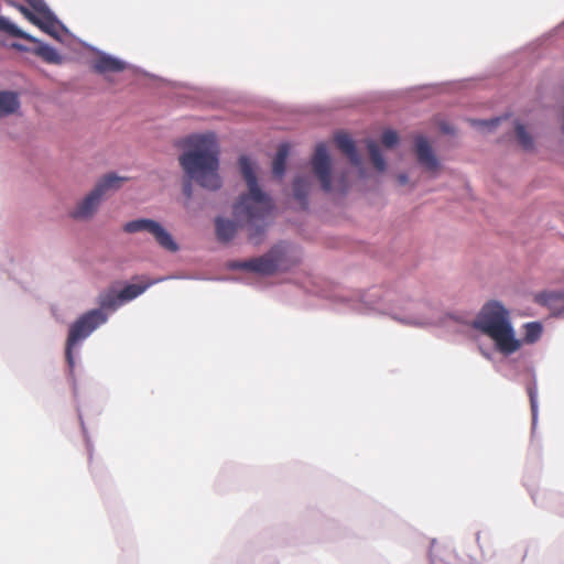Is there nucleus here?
Returning a JSON list of instances; mask_svg holds the SVG:
<instances>
[{"mask_svg": "<svg viewBox=\"0 0 564 564\" xmlns=\"http://www.w3.org/2000/svg\"><path fill=\"white\" fill-rule=\"evenodd\" d=\"M239 164L248 185V193L241 195L234 205L235 220L216 218V236L219 241L229 242L241 228L247 231L250 242L259 245L270 224L273 204L271 198L259 187L251 161L242 155L239 159Z\"/></svg>", "mask_w": 564, "mask_h": 564, "instance_id": "1", "label": "nucleus"}, {"mask_svg": "<svg viewBox=\"0 0 564 564\" xmlns=\"http://www.w3.org/2000/svg\"><path fill=\"white\" fill-rule=\"evenodd\" d=\"M188 148L178 159L188 181L183 185V193L187 198L192 196V181L202 187L218 189L221 185L218 175L219 160L218 145L213 133L189 135L184 141Z\"/></svg>", "mask_w": 564, "mask_h": 564, "instance_id": "2", "label": "nucleus"}, {"mask_svg": "<svg viewBox=\"0 0 564 564\" xmlns=\"http://www.w3.org/2000/svg\"><path fill=\"white\" fill-rule=\"evenodd\" d=\"M473 327L487 335L495 343L496 349L509 356L521 347V340L514 336L509 312L497 302L486 303L473 322Z\"/></svg>", "mask_w": 564, "mask_h": 564, "instance_id": "3", "label": "nucleus"}, {"mask_svg": "<svg viewBox=\"0 0 564 564\" xmlns=\"http://www.w3.org/2000/svg\"><path fill=\"white\" fill-rule=\"evenodd\" d=\"M124 177H120L113 173L102 176L95 187L77 204L70 216L74 219L86 220L91 218L97 212L104 196L110 191L120 188Z\"/></svg>", "mask_w": 564, "mask_h": 564, "instance_id": "4", "label": "nucleus"}, {"mask_svg": "<svg viewBox=\"0 0 564 564\" xmlns=\"http://www.w3.org/2000/svg\"><path fill=\"white\" fill-rule=\"evenodd\" d=\"M106 321L107 315L101 310H90L70 325L65 347V357L70 369L75 366L74 347Z\"/></svg>", "mask_w": 564, "mask_h": 564, "instance_id": "5", "label": "nucleus"}, {"mask_svg": "<svg viewBox=\"0 0 564 564\" xmlns=\"http://www.w3.org/2000/svg\"><path fill=\"white\" fill-rule=\"evenodd\" d=\"M123 231L127 234L147 231L163 249L170 252H176L178 250V245L171 234L160 223L153 219L140 218L128 221L123 225Z\"/></svg>", "mask_w": 564, "mask_h": 564, "instance_id": "6", "label": "nucleus"}, {"mask_svg": "<svg viewBox=\"0 0 564 564\" xmlns=\"http://www.w3.org/2000/svg\"><path fill=\"white\" fill-rule=\"evenodd\" d=\"M284 250L280 246L273 247L265 254L247 261L235 262L234 269H241L263 275H270L282 268Z\"/></svg>", "mask_w": 564, "mask_h": 564, "instance_id": "7", "label": "nucleus"}, {"mask_svg": "<svg viewBox=\"0 0 564 564\" xmlns=\"http://www.w3.org/2000/svg\"><path fill=\"white\" fill-rule=\"evenodd\" d=\"M312 167L315 176L321 183L322 189L326 193L333 191L330 174V158L324 143H318L312 158Z\"/></svg>", "mask_w": 564, "mask_h": 564, "instance_id": "8", "label": "nucleus"}, {"mask_svg": "<svg viewBox=\"0 0 564 564\" xmlns=\"http://www.w3.org/2000/svg\"><path fill=\"white\" fill-rule=\"evenodd\" d=\"M415 148L419 163L427 171L436 172L440 167V163L435 158L429 141L424 137H417Z\"/></svg>", "mask_w": 564, "mask_h": 564, "instance_id": "9", "label": "nucleus"}, {"mask_svg": "<svg viewBox=\"0 0 564 564\" xmlns=\"http://www.w3.org/2000/svg\"><path fill=\"white\" fill-rule=\"evenodd\" d=\"M126 68V64L112 56L101 54L93 63V69L98 74L119 73Z\"/></svg>", "mask_w": 564, "mask_h": 564, "instance_id": "10", "label": "nucleus"}, {"mask_svg": "<svg viewBox=\"0 0 564 564\" xmlns=\"http://www.w3.org/2000/svg\"><path fill=\"white\" fill-rule=\"evenodd\" d=\"M32 9L40 14V20L36 26H39L41 30L51 35H55L57 29V21L50 11V9L46 7V4L42 2L41 7L35 6Z\"/></svg>", "mask_w": 564, "mask_h": 564, "instance_id": "11", "label": "nucleus"}, {"mask_svg": "<svg viewBox=\"0 0 564 564\" xmlns=\"http://www.w3.org/2000/svg\"><path fill=\"white\" fill-rule=\"evenodd\" d=\"M337 148L349 159L351 164L358 166L360 159L356 150L354 140L346 133H338L335 137Z\"/></svg>", "mask_w": 564, "mask_h": 564, "instance_id": "12", "label": "nucleus"}, {"mask_svg": "<svg viewBox=\"0 0 564 564\" xmlns=\"http://www.w3.org/2000/svg\"><path fill=\"white\" fill-rule=\"evenodd\" d=\"M536 301L547 306L554 315L564 316V294L543 293L536 296Z\"/></svg>", "mask_w": 564, "mask_h": 564, "instance_id": "13", "label": "nucleus"}, {"mask_svg": "<svg viewBox=\"0 0 564 564\" xmlns=\"http://www.w3.org/2000/svg\"><path fill=\"white\" fill-rule=\"evenodd\" d=\"M20 107L18 95L12 91H0V117L15 112Z\"/></svg>", "mask_w": 564, "mask_h": 564, "instance_id": "14", "label": "nucleus"}, {"mask_svg": "<svg viewBox=\"0 0 564 564\" xmlns=\"http://www.w3.org/2000/svg\"><path fill=\"white\" fill-rule=\"evenodd\" d=\"M290 147L288 143L279 145L276 154L272 163V173L274 176L281 178L285 171V163L289 155Z\"/></svg>", "mask_w": 564, "mask_h": 564, "instance_id": "15", "label": "nucleus"}, {"mask_svg": "<svg viewBox=\"0 0 564 564\" xmlns=\"http://www.w3.org/2000/svg\"><path fill=\"white\" fill-rule=\"evenodd\" d=\"M98 304L100 305L99 310H117L122 303L119 296V293L113 289H109L104 291L98 296Z\"/></svg>", "mask_w": 564, "mask_h": 564, "instance_id": "16", "label": "nucleus"}, {"mask_svg": "<svg viewBox=\"0 0 564 564\" xmlns=\"http://www.w3.org/2000/svg\"><path fill=\"white\" fill-rule=\"evenodd\" d=\"M311 188V181L308 177H296L293 182L294 197L301 203L303 207L307 206V195Z\"/></svg>", "mask_w": 564, "mask_h": 564, "instance_id": "17", "label": "nucleus"}, {"mask_svg": "<svg viewBox=\"0 0 564 564\" xmlns=\"http://www.w3.org/2000/svg\"><path fill=\"white\" fill-rule=\"evenodd\" d=\"M0 31H3L14 37H20L31 42H35L34 37L20 30L17 25L11 23L10 20L4 17H0Z\"/></svg>", "mask_w": 564, "mask_h": 564, "instance_id": "18", "label": "nucleus"}, {"mask_svg": "<svg viewBox=\"0 0 564 564\" xmlns=\"http://www.w3.org/2000/svg\"><path fill=\"white\" fill-rule=\"evenodd\" d=\"M367 148H368L370 160H371L373 166L376 167V170H378L379 172L384 171L386 161L380 152L378 144L372 140H368Z\"/></svg>", "mask_w": 564, "mask_h": 564, "instance_id": "19", "label": "nucleus"}, {"mask_svg": "<svg viewBox=\"0 0 564 564\" xmlns=\"http://www.w3.org/2000/svg\"><path fill=\"white\" fill-rule=\"evenodd\" d=\"M35 53L41 58H43V61H45L46 63L59 64L62 62V57L58 54V52L50 45H46V44L40 45L36 48Z\"/></svg>", "mask_w": 564, "mask_h": 564, "instance_id": "20", "label": "nucleus"}, {"mask_svg": "<svg viewBox=\"0 0 564 564\" xmlns=\"http://www.w3.org/2000/svg\"><path fill=\"white\" fill-rule=\"evenodd\" d=\"M149 284L139 285V284H128L124 286L119 293L121 303L131 301L142 294Z\"/></svg>", "mask_w": 564, "mask_h": 564, "instance_id": "21", "label": "nucleus"}, {"mask_svg": "<svg viewBox=\"0 0 564 564\" xmlns=\"http://www.w3.org/2000/svg\"><path fill=\"white\" fill-rule=\"evenodd\" d=\"M541 334H542V326L540 323H536V322L527 323L524 325L523 340L527 344H532L540 338Z\"/></svg>", "mask_w": 564, "mask_h": 564, "instance_id": "22", "label": "nucleus"}, {"mask_svg": "<svg viewBox=\"0 0 564 564\" xmlns=\"http://www.w3.org/2000/svg\"><path fill=\"white\" fill-rule=\"evenodd\" d=\"M516 134H517L518 142L520 143V145L523 149H525V150L532 149V147H533V139L525 131V128H524L523 124H521V123H517L516 124Z\"/></svg>", "mask_w": 564, "mask_h": 564, "instance_id": "23", "label": "nucleus"}, {"mask_svg": "<svg viewBox=\"0 0 564 564\" xmlns=\"http://www.w3.org/2000/svg\"><path fill=\"white\" fill-rule=\"evenodd\" d=\"M398 134L393 130H387L382 133L381 142L387 148H392L398 143Z\"/></svg>", "mask_w": 564, "mask_h": 564, "instance_id": "24", "label": "nucleus"}, {"mask_svg": "<svg viewBox=\"0 0 564 564\" xmlns=\"http://www.w3.org/2000/svg\"><path fill=\"white\" fill-rule=\"evenodd\" d=\"M528 394H529V398H530V404H531L532 414H533V416H535L536 410H538L536 387H535V384H532V386L528 387Z\"/></svg>", "mask_w": 564, "mask_h": 564, "instance_id": "25", "label": "nucleus"}, {"mask_svg": "<svg viewBox=\"0 0 564 564\" xmlns=\"http://www.w3.org/2000/svg\"><path fill=\"white\" fill-rule=\"evenodd\" d=\"M500 121L499 118L492 119L490 121H475V123L481 124V126H488V127H495Z\"/></svg>", "mask_w": 564, "mask_h": 564, "instance_id": "26", "label": "nucleus"}, {"mask_svg": "<svg viewBox=\"0 0 564 564\" xmlns=\"http://www.w3.org/2000/svg\"><path fill=\"white\" fill-rule=\"evenodd\" d=\"M31 23H33L34 25H37L39 23V20H40V14L39 13H31L28 18H26Z\"/></svg>", "mask_w": 564, "mask_h": 564, "instance_id": "27", "label": "nucleus"}, {"mask_svg": "<svg viewBox=\"0 0 564 564\" xmlns=\"http://www.w3.org/2000/svg\"><path fill=\"white\" fill-rule=\"evenodd\" d=\"M18 8L25 18H28L32 13L28 8L23 6H19Z\"/></svg>", "mask_w": 564, "mask_h": 564, "instance_id": "28", "label": "nucleus"}, {"mask_svg": "<svg viewBox=\"0 0 564 564\" xmlns=\"http://www.w3.org/2000/svg\"><path fill=\"white\" fill-rule=\"evenodd\" d=\"M398 182L401 184V185H405L408 183V176L405 174H400L398 175Z\"/></svg>", "mask_w": 564, "mask_h": 564, "instance_id": "29", "label": "nucleus"}, {"mask_svg": "<svg viewBox=\"0 0 564 564\" xmlns=\"http://www.w3.org/2000/svg\"><path fill=\"white\" fill-rule=\"evenodd\" d=\"M32 8L35 7V6H39L41 7L42 6V2H44L43 0H25Z\"/></svg>", "mask_w": 564, "mask_h": 564, "instance_id": "30", "label": "nucleus"}, {"mask_svg": "<svg viewBox=\"0 0 564 564\" xmlns=\"http://www.w3.org/2000/svg\"><path fill=\"white\" fill-rule=\"evenodd\" d=\"M339 189L343 193L346 192V189H347V183L344 177L340 180Z\"/></svg>", "mask_w": 564, "mask_h": 564, "instance_id": "31", "label": "nucleus"}, {"mask_svg": "<svg viewBox=\"0 0 564 564\" xmlns=\"http://www.w3.org/2000/svg\"><path fill=\"white\" fill-rule=\"evenodd\" d=\"M367 306L370 308V310H377V306H376V303L372 302V301H369V302H366Z\"/></svg>", "mask_w": 564, "mask_h": 564, "instance_id": "32", "label": "nucleus"}, {"mask_svg": "<svg viewBox=\"0 0 564 564\" xmlns=\"http://www.w3.org/2000/svg\"><path fill=\"white\" fill-rule=\"evenodd\" d=\"M449 557H452V553L451 552L447 553V558L449 560Z\"/></svg>", "mask_w": 564, "mask_h": 564, "instance_id": "33", "label": "nucleus"}, {"mask_svg": "<svg viewBox=\"0 0 564 564\" xmlns=\"http://www.w3.org/2000/svg\"><path fill=\"white\" fill-rule=\"evenodd\" d=\"M432 563H433V564H437V563H435V561H434V560L432 561Z\"/></svg>", "mask_w": 564, "mask_h": 564, "instance_id": "34", "label": "nucleus"}, {"mask_svg": "<svg viewBox=\"0 0 564 564\" xmlns=\"http://www.w3.org/2000/svg\"><path fill=\"white\" fill-rule=\"evenodd\" d=\"M447 564H452V563H447Z\"/></svg>", "mask_w": 564, "mask_h": 564, "instance_id": "35", "label": "nucleus"}]
</instances>
